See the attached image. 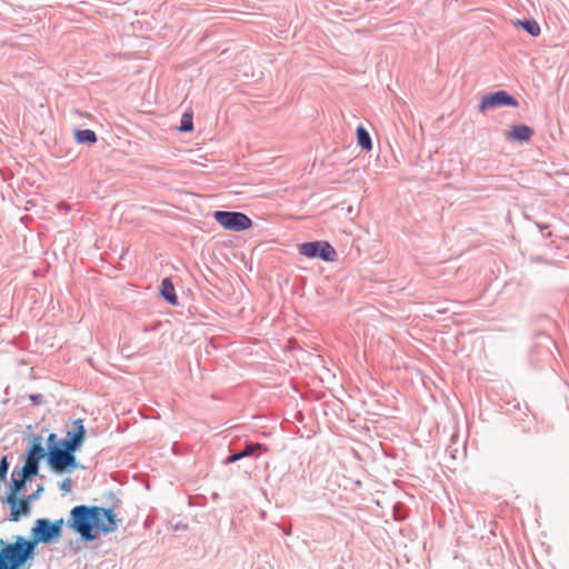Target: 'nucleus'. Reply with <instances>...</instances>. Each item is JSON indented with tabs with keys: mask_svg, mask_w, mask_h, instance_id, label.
Segmentation results:
<instances>
[{
	"mask_svg": "<svg viewBox=\"0 0 569 569\" xmlns=\"http://www.w3.org/2000/svg\"><path fill=\"white\" fill-rule=\"evenodd\" d=\"M86 429L83 420L77 419L72 428L67 431L66 438L50 432L47 437L29 433L26 437L28 449L26 462H76L74 452L83 442Z\"/></svg>",
	"mask_w": 569,
	"mask_h": 569,
	"instance_id": "nucleus-1",
	"label": "nucleus"
},
{
	"mask_svg": "<svg viewBox=\"0 0 569 569\" xmlns=\"http://www.w3.org/2000/svg\"><path fill=\"white\" fill-rule=\"evenodd\" d=\"M117 522L112 509L83 505L72 508L69 519V526L87 541L97 539L99 535L113 532L118 527Z\"/></svg>",
	"mask_w": 569,
	"mask_h": 569,
	"instance_id": "nucleus-2",
	"label": "nucleus"
},
{
	"mask_svg": "<svg viewBox=\"0 0 569 569\" xmlns=\"http://www.w3.org/2000/svg\"><path fill=\"white\" fill-rule=\"evenodd\" d=\"M34 542L17 536L11 543L0 539V569H20L34 557Z\"/></svg>",
	"mask_w": 569,
	"mask_h": 569,
	"instance_id": "nucleus-3",
	"label": "nucleus"
},
{
	"mask_svg": "<svg viewBox=\"0 0 569 569\" xmlns=\"http://www.w3.org/2000/svg\"><path fill=\"white\" fill-rule=\"evenodd\" d=\"M62 526V518L53 522L44 518L38 519L31 530L32 539L29 540L34 542V548L39 542L48 543L60 536Z\"/></svg>",
	"mask_w": 569,
	"mask_h": 569,
	"instance_id": "nucleus-4",
	"label": "nucleus"
},
{
	"mask_svg": "<svg viewBox=\"0 0 569 569\" xmlns=\"http://www.w3.org/2000/svg\"><path fill=\"white\" fill-rule=\"evenodd\" d=\"M216 221L224 229L232 231H243L252 226L251 219L236 211H216L213 213Z\"/></svg>",
	"mask_w": 569,
	"mask_h": 569,
	"instance_id": "nucleus-5",
	"label": "nucleus"
},
{
	"mask_svg": "<svg viewBox=\"0 0 569 569\" xmlns=\"http://www.w3.org/2000/svg\"><path fill=\"white\" fill-rule=\"evenodd\" d=\"M299 253L308 258L319 257L325 261H335L337 252L328 241H315L301 243L298 247Z\"/></svg>",
	"mask_w": 569,
	"mask_h": 569,
	"instance_id": "nucleus-6",
	"label": "nucleus"
},
{
	"mask_svg": "<svg viewBox=\"0 0 569 569\" xmlns=\"http://www.w3.org/2000/svg\"><path fill=\"white\" fill-rule=\"evenodd\" d=\"M501 106L518 107V101L507 91H497L482 98L479 110L486 111Z\"/></svg>",
	"mask_w": 569,
	"mask_h": 569,
	"instance_id": "nucleus-7",
	"label": "nucleus"
},
{
	"mask_svg": "<svg viewBox=\"0 0 569 569\" xmlns=\"http://www.w3.org/2000/svg\"><path fill=\"white\" fill-rule=\"evenodd\" d=\"M36 498L31 495L28 498H18V496H8L7 502L10 506V519L18 521L21 517L30 512V502Z\"/></svg>",
	"mask_w": 569,
	"mask_h": 569,
	"instance_id": "nucleus-8",
	"label": "nucleus"
},
{
	"mask_svg": "<svg viewBox=\"0 0 569 569\" xmlns=\"http://www.w3.org/2000/svg\"><path fill=\"white\" fill-rule=\"evenodd\" d=\"M38 466L39 465H23L20 472H13L12 486L8 496H18L20 490L23 488L26 480L38 473Z\"/></svg>",
	"mask_w": 569,
	"mask_h": 569,
	"instance_id": "nucleus-9",
	"label": "nucleus"
},
{
	"mask_svg": "<svg viewBox=\"0 0 569 569\" xmlns=\"http://www.w3.org/2000/svg\"><path fill=\"white\" fill-rule=\"evenodd\" d=\"M533 136V130L526 124H513L506 133V138L511 141L527 142Z\"/></svg>",
	"mask_w": 569,
	"mask_h": 569,
	"instance_id": "nucleus-10",
	"label": "nucleus"
},
{
	"mask_svg": "<svg viewBox=\"0 0 569 569\" xmlns=\"http://www.w3.org/2000/svg\"><path fill=\"white\" fill-rule=\"evenodd\" d=\"M264 448L259 443L248 445L242 451L238 453H233L227 458V462H236L242 458L253 457L256 459L260 458L261 452Z\"/></svg>",
	"mask_w": 569,
	"mask_h": 569,
	"instance_id": "nucleus-11",
	"label": "nucleus"
},
{
	"mask_svg": "<svg viewBox=\"0 0 569 569\" xmlns=\"http://www.w3.org/2000/svg\"><path fill=\"white\" fill-rule=\"evenodd\" d=\"M161 296L173 306L178 303L174 286L169 278L163 279L161 282Z\"/></svg>",
	"mask_w": 569,
	"mask_h": 569,
	"instance_id": "nucleus-12",
	"label": "nucleus"
},
{
	"mask_svg": "<svg viewBox=\"0 0 569 569\" xmlns=\"http://www.w3.org/2000/svg\"><path fill=\"white\" fill-rule=\"evenodd\" d=\"M356 132L358 146L366 151H370L372 149V142L369 132L362 126H359Z\"/></svg>",
	"mask_w": 569,
	"mask_h": 569,
	"instance_id": "nucleus-13",
	"label": "nucleus"
},
{
	"mask_svg": "<svg viewBox=\"0 0 569 569\" xmlns=\"http://www.w3.org/2000/svg\"><path fill=\"white\" fill-rule=\"evenodd\" d=\"M74 136L78 143H94L97 141L94 131L89 129L77 130Z\"/></svg>",
	"mask_w": 569,
	"mask_h": 569,
	"instance_id": "nucleus-14",
	"label": "nucleus"
},
{
	"mask_svg": "<svg viewBox=\"0 0 569 569\" xmlns=\"http://www.w3.org/2000/svg\"><path fill=\"white\" fill-rule=\"evenodd\" d=\"M523 30H526L529 34L536 37L540 33V27L535 20H523L518 21Z\"/></svg>",
	"mask_w": 569,
	"mask_h": 569,
	"instance_id": "nucleus-15",
	"label": "nucleus"
},
{
	"mask_svg": "<svg viewBox=\"0 0 569 569\" xmlns=\"http://www.w3.org/2000/svg\"><path fill=\"white\" fill-rule=\"evenodd\" d=\"M179 130L181 132H190L193 130V123H192V114L191 113H184L181 119V124Z\"/></svg>",
	"mask_w": 569,
	"mask_h": 569,
	"instance_id": "nucleus-16",
	"label": "nucleus"
},
{
	"mask_svg": "<svg viewBox=\"0 0 569 569\" xmlns=\"http://www.w3.org/2000/svg\"><path fill=\"white\" fill-rule=\"evenodd\" d=\"M51 467L57 471V472H63V471H72L77 465H51Z\"/></svg>",
	"mask_w": 569,
	"mask_h": 569,
	"instance_id": "nucleus-17",
	"label": "nucleus"
},
{
	"mask_svg": "<svg viewBox=\"0 0 569 569\" xmlns=\"http://www.w3.org/2000/svg\"><path fill=\"white\" fill-rule=\"evenodd\" d=\"M60 489L64 492H70L71 489H72V481L71 479H64L61 485H60Z\"/></svg>",
	"mask_w": 569,
	"mask_h": 569,
	"instance_id": "nucleus-18",
	"label": "nucleus"
},
{
	"mask_svg": "<svg viewBox=\"0 0 569 569\" xmlns=\"http://www.w3.org/2000/svg\"><path fill=\"white\" fill-rule=\"evenodd\" d=\"M9 465H0V476H4L8 472Z\"/></svg>",
	"mask_w": 569,
	"mask_h": 569,
	"instance_id": "nucleus-19",
	"label": "nucleus"
},
{
	"mask_svg": "<svg viewBox=\"0 0 569 569\" xmlns=\"http://www.w3.org/2000/svg\"><path fill=\"white\" fill-rule=\"evenodd\" d=\"M0 462H1V463L8 462V461H7V456H3V457L1 458V460H0Z\"/></svg>",
	"mask_w": 569,
	"mask_h": 569,
	"instance_id": "nucleus-20",
	"label": "nucleus"
}]
</instances>
